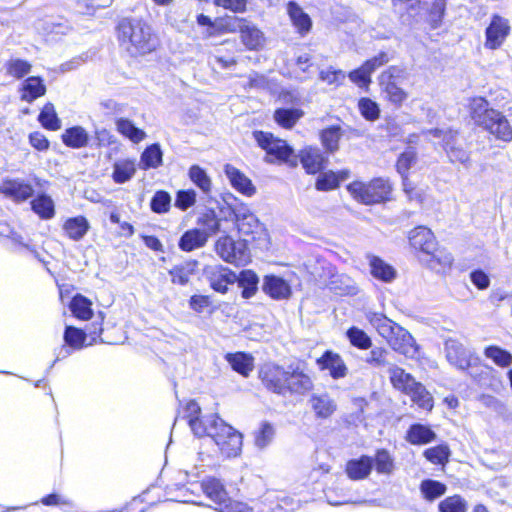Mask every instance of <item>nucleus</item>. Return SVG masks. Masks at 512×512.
<instances>
[{"label": "nucleus", "mask_w": 512, "mask_h": 512, "mask_svg": "<svg viewBox=\"0 0 512 512\" xmlns=\"http://www.w3.org/2000/svg\"><path fill=\"white\" fill-rule=\"evenodd\" d=\"M206 422L209 423V426L202 425L201 422L192 419V432L198 437L209 436L212 438L225 457L239 456L243 445L242 434L216 415H210Z\"/></svg>", "instance_id": "1"}, {"label": "nucleus", "mask_w": 512, "mask_h": 512, "mask_svg": "<svg viewBox=\"0 0 512 512\" xmlns=\"http://www.w3.org/2000/svg\"><path fill=\"white\" fill-rule=\"evenodd\" d=\"M408 239L411 247L419 251L420 262L429 269L441 272L452 265V255L438 247L435 236L429 228L418 226L412 229Z\"/></svg>", "instance_id": "2"}, {"label": "nucleus", "mask_w": 512, "mask_h": 512, "mask_svg": "<svg viewBox=\"0 0 512 512\" xmlns=\"http://www.w3.org/2000/svg\"><path fill=\"white\" fill-rule=\"evenodd\" d=\"M366 318L394 351L408 358H415L417 356L418 347L414 338L406 329L381 313L369 312Z\"/></svg>", "instance_id": "3"}, {"label": "nucleus", "mask_w": 512, "mask_h": 512, "mask_svg": "<svg viewBox=\"0 0 512 512\" xmlns=\"http://www.w3.org/2000/svg\"><path fill=\"white\" fill-rule=\"evenodd\" d=\"M119 40L131 56H143L155 51L158 38L151 27L140 20H123L119 26Z\"/></svg>", "instance_id": "4"}, {"label": "nucleus", "mask_w": 512, "mask_h": 512, "mask_svg": "<svg viewBox=\"0 0 512 512\" xmlns=\"http://www.w3.org/2000/svg\"><path fill=\"white\" fill-rule=\"evenodd\" d=\"M470 116L476 125L482 127L497 139L509 142L512 140V127L507 118L498 110L489 107L482 97L471 99Z\"/></svg>", "instance_id": "5"}, {"label": "nucleus", "mask_w": 512, "mask_h": 512, "mask_svg": "<svg viewBox=\"0 0 512 512\" xmlns=\"http://www.w3.org/2000/svg\"><path fill=\"white\" fill-rule=\"evenodd\" d=\"M347 190L358 202L372 205L389 200L392 186L387 179L375 178L368 183L354 181L347 186Z\"/></svg>", "instance_id": "6"}, {"label": "nucleus", "mask_w": 512, "mask_h": 512, "mask_svg": "<svg viewBox=\"0 0 512 512\" xmlns=\"http://www.w3.org/2000/svg\"><path fill=\"white\" fill-rule=\"evenodd\" d=\"M203 492L213 501L219 512H250L247 504L232 500L227 496L223 484L215 478H209L202 482Z\"/></svg>", "instance_id": "7"}, {"label": "nucleus", "mask_w": 512, "mask_h": 512, "mask_svg": "<svg viewBox=\"0 0 512 512\" xmlns=\"http://www.w3.org/2000/svg\"><path fill=\"white\" fill-rule=\"evenodd\" d=\"M253 137L257 144L266 151L268 162H293V150L286 141L275 138L269 132L255 131Z\"/></svg>", "instance_id": "8"}, {"label": "nucleus", "mask_w": 512, "mask_h": 512, "mask_svg": "<svg viewBox=\"0 0 512 512\" xmlns=\"http://www.w3.org/2000/svg\"><path fill=\"white\" fill-rule=\"evenodd\" d=\"M217 255L227 263L244 266L250 261V253L243 241H235L229 235L220 237L215 243Z\"/></svg>", "instance_id": "9"}, {"label": "nucleus", "mask_w": 512, "mask_h": 512, "mask_svg": "<svg viewBox=\"0 0 512 512\" xmlns=\"http://www.w3.org/2000/svg\"><path fill=\"white\" fill-rule=\"evenodd\" d=\"M226 30L231 33L238 31L242 44L249 50L260 49L265 43L263 32L244 18H229Z\"/></svg>", "instance_id": "10"}, {"label": "nucleus", "mask_w": 512, "mask_h": 512, "mask_svg": "<svg viewBox=\"0 0 512 512\" xmlns=\"http://www.w3.org/2000/svg\"><path fill=\"white\" fill-rule=\"evenodd\" d=\"M429 134H431L435 138H440L443 141V148L445 149L449 159L453 163H460L465 167H469L471 164L470 154L467 150H465L459 143L457 139V133L452 130H441L434 129L430 130Z\"/></svg>", "instance_id": "11"}, {"label": "nucleus", "mask_w": 512, "mask_h": 512, "mask_svg": "<svg viewBox=\"0 0 512 512\" xmlns=\"http://www.w3.org/2000/svg\"><path fill=\"white\" fill-rule=\"evenodd\" d=\"M399 74L400 70L392 66L379 76V85L385 99L397 107H401L408 98V93L396 81Z\"/></svg>", "instance_id": "12"}, {"label": "nucleus", "mask_w": 512, "mask_h": 512, "mask_svg": "<svg viewBox=\"0 0 512 512\" xmlns=\"http://www.w3.org/2000/svg\"><path fill=\"white\" fill-rule=\"evenodd\" d=\"M511 31L510 22L500 15H493L485 30L484 47L489 50L499 49Z\"/></svg>", "instance_id": "13"}, {"label": "nucleus", "mask_w": 512, "mask_h": 512, "mask_svg": "<svg viewBox=\"0 0 512 512\" xmlns=\"http://www.w3.org/2000/svg\"><path fill=\"white\" fill-rule=\"evenodd\" d=\"M203 274L209 281L211 288L221 294H225L229 285L237 281V275L220 264L205 266Z\"/></svg>", "instance_id": "14"}, {"label": "nucleus", "mask_w": 512, "mask_h": 512, "mask_svg": "<svg viewBox=\"0 0 512 512\" xmlns=\"http://www.w3.org/2000/svg\"><path fill=\"white\" fill-rule=\"evenodd\" d=\"M287 375L288 371L272 363L263 365L259 372V377L263 385L278 394L285 393Z\"/></svg>", "instance_id": "15"}, {"label": "nucleus", "mask_w": 512, "mask_h": 512, "mask_svg": "<svg viewBox=\"0 0 512 512\" xmlns=\"http://www.w3.org/2000/svg\"><path fill=\"white\" fill-rule=\"evenodd\" d=\"M0 193L15 202H24L32 197L34 189L23 179L5 178L0 182Z\"/></svg>", "instance_id": "16"}, {"label": "nucleus", "mask_w": 512, "mask_h": 512, "mask_svg": "<svg viewBox=\"0 0 512 512\" xmlns=\"http://www.w3.org/2000/svg\"><path fill=\"white\" fill-rule=\"evenodd\" d=\"M445 355L447 361L460 370H466L470 366L469 352L456 339H447L445 341Z\"/></svg>", "instance_id": "17"}, {"label": "nucleus", "mask_w": 512, "mask_h": 512, "mask_svg": "<svg viewBox=\"0 0 512 512\" xmlns=\"http://www.w3.org/2000/svg\"><path fill=\"white\" fill-rule=\"evenodd\" d=\"M230 216L241 234L250 235L260 228L257 217L247 207L241 206L231 210Z\"/></svg>", "instance_id": "18"}, {"label": "nucleus", "mask_w": 512, "mask_h": 512, "mask_svg": "<svg viewBox=\"0 0 512 512\" xmlns=\"http://www.w3.org/2000/svg\"><path fill=\"white\" fill-rule=\"evenodd\" d=\"M317 364L322 370H329L333 379L344 378L348 374V368L342 357L332 351H326L318 360Z\"/></svg>", "instance_id": "19"}, {"label": "nucleus", "mask_w": 512, "mask_h": 512, "mask_svg": "<svg viewBox=\"0 0 512 512\" xmlns=\"http://www.w3.org/2000/svg\"><path fill=\"white\" fill-rule=\"evenodd\" d=\"M224 172L232 187L238 192L246 196H252L255 193V187L253 186L251 180L239 169L232 166L231 164H226L224 167Z\"/></svg>", "instance_id": "20"}, {"label": "nucleus", "mask_w": 512, "mask_h": 512, "mask_svg": "<svg viewBox=\"0 0 512 512\" xmlns=\"http://www.w3.org/2000/svg\"><path fill=\"white\" fill-rule=\"evenodd\" d=\"M210 233L199 228L186 231L179 240V248L185 252H191L206 245Z\"/></svg>", "instance_id": "21"}, {"label": "nucleus", "mask_w": 512, "mask_h": 512, "mask_svg": "<svg viewBox=\"0 0 512 512\" xmlns=\"http://www.w3.org/2000/svg\"><path fill=\"white\" fill-rule=\"evenodd\" d=\"M287 13L299 34L305 35L311 30L312 20L310 16L297 3L289 2L287 4Z\"/></svg>", "instance_id": "22"}, {"label": "nucleus", "mask_w": 512, "mask_h": 512, "mask_svg": "<svg viewBox=\"0 0 512 512\" xmlns=\"http://www.w3.org/2000/svg\"><path fill=\"white\" fill-rule=\"evenodd\" d=\"M136 171L135 159H118L113 164L112 179L117 184H124L134 177Z\"/></svg>", "instance_id": "23"}, {"label": "nucleus", "mask_w": 512, "mask_h": 512, "mask_svg": "<svg viewBox=\"0 0 512 512\" xmlns=\"http://www.w3.org/2000/svg\"><path fill=\"white\" fill-rule=\"evenodd\" d=\"M373 459L368 456H361L358 459H352L346 464V473L352 480L365 479L371 473Z\"/></svg>", "instance_id": "24"}, {"label": "nucleus", "mask_w": 512, "mask_h": 512, "mask_svg": "<svg viewBox=\"0 0 512 512\" xmlns=\"http://www.w3.org/2000/svg\"><path fill=\"white\" fill-rule=\"evenodd\" d=\"M61 139L67 147L80 149L88 145L90 136L82 126H73L63 132Z\"/></svg>", "instance_id": "25"}, {"label": "nucleus", "mask_w": 512, "mask_h": 512, "mask_svg": "<svg viewBox=\"0 0 512 512\" xmlns=\"http://www.w3.org/2000/svg\"><path fill=\"white\" fill-rule=\"evenodd\" d=\"M263 290L274 299H286L291 294L290 285L284 279L274 275L265 277Z\"/></svg>", "instance_id": "26"}, {"label": "nucleus", "mask_w": 512, "mask_h": 512, "mask_svg": "<svg viewBox=\"0 0 512 512\" xmlns=\"http://www.w3.org/2000/svg\"><path fill=\"white\" fill-rule=\"evenodd\" d=\"M90 224L86 217L76 216L68 218L63 224V230L68 238L74 241L81 240L89 231Z\"/></svg>", "instance_id": "27"}, {"label": "nucleus", "mask_w": 512, "mask_h": 512, "mask_svg": "<svg viewBox=\"0 0 512 512\" xmlns=\"http://www.w3.org/2000/svg\"><path fill=\"white\" fill-rule=\"evenodd\" d=\"M46 93V86L43 79L37 76L28 77L23 81L21 86V99L28 103L33 102L37 98Z\"/></svg>", "instance_id": "28"}, {"label": "nucleus", "mask_w": 512, "mask_h": 512, "mask_svg": "<svg viewBox=\"0 0 512 512\" xmlns=\"http://www.w3.org/2000/svg\"><path fill=\"white\" fill-rule=\"evenodd\" d=\"M300 158L304 169L310 174L320 171L326 162L320 150L312 147L303 149Z\"/></svg>", "instance_id": "29"}, {"label": "nucleus", "mask_w": 512, "mask_h": 512, "mask_svg": "<svg viewBox=\"0 0 512 512\" xmlns=\"http://www.w3.org/2000/svg\"><path fill=\"white\" fill-rule=\"evenodd\" d=\"M368 261L370 273L374 278L383 282H391L395 279L396 270L384 260L377 256L370 255L368 256Z\"/></svg>", "instance_id": "30"}, {"label": "nucleus", "mask_w": 512, "mask_h": 512, "mask_svg": "<svg viewBox=\"0 0 512 512\" xmlns=\"http://www.w3.org/2000/svg\"><path fill=\"white\" fill-rule=\"evenodd\" d=\"M285 392L305 393L312 388V380L310 376L298 369L288 372L286 380Z\"/></svg>", "instance_id": "31"}, {"label": "nucleus", "mask_w": 512, "mask_h": 512, "mask_svg": "<svg viewBox=\"0 0 512 512\" xmlns=\"http://www.w3.org/2000/svg\"><path fill=\"white\" fill-rule=\"evenodd\" d=\"M115 125L118 133L134 144L140 143L147 136L144 130L136 127L134 123L127 118H118Z\"/></svg>", "instance_id": "32"}, {"label": "nucleus", "mask_w": 512, "mask_h": 512, "mask_svg": "<svg viewBox=\"0 0 512 512\" xmlns=\"http://www.w3.org/2000/svg\"><path fill=\"white\" fill-rule=\"evenodd\" d=\"M309 402L317 417L320 418H328L336 410V404L328 394L312 395Z\"/></svg>", "instance_id": "33"}, {"label": "nucleus", "mask_w": 512, "mask_h": 512, "mask_svg": "<svg viewBox=\"0 0 512 512\" xmlns=\"http://www.w3.org/2000/svg\"><path fill=\"white\" fill-rule=\"evenodd\" d=\"M304 112L298 108H279L274 112L275 122L285 129H291L303 117Z\"/></svg>", "instance_id": "34"}, {"label": "nucleus", "mask_w": 512, "mask_h": 512, "mask_svg": "<svg viewBox=\"0 0 512 512\" xmlns=\"http://www.w3.org/2000/svg\"><path fill=\"white\" fill-rule=\"evenodd\" d=\"M163 153L159 144L146 147L140 157V167L143 170L158 168L162 164Z\"/></svg>", "instance_id": "35"}, {"label": "nucleus", "mask_w": 512, "mask_h": 512, "mask_svg": "<svg viewBox=\"0 0 512 512\" xmlns=\"http://www.w3.org/2000/svg\"><path fill=\"white\" fill-rule=\"evenodd\" d=\"M419 489L423 498L432 502L446 493L447 486L437 480L425 479L420 483Z\"/></svg>", "instance_id": "36"}, {"label": "nucleus", "mask_w": 512, "mask_h": 512, "mask_svg": "<svg viewBox=\"0 0 512 512\" xmlns=\"http://www.w3.org/2000/svg\"><path fill=\"white\" fill-rule=\"evenodd\" d=\"M436 434L428 427L422 424H414L407 433V440L414 445H423L431 442Z\"/></svg>", "instance_id": "37"}, {"label": "nucleus", "mask_w": 512, "mask_h": 512, "mask_svg": "<svg viewBox=\"0 0 512 512\" xmlns=\"http://www.w3.org/2000/svg\"><path fill=\"white\" fill-rule=\"evenodd\" d=\"M226 359L233 370L244 376H248V374L253 370V358L246 353L237 352L234 354H227Z\"/></svg>", "instance_id": "38"}, {"label": "nucleus", "mask_w": 512, "mask_h": 512, "mask_svg": "<svg viewBox=\"0 0 512 512\" xmlns=\"http://www.w3.org/2000/svg\"><path fill=\"white\" fill-rule=\"evenodd\" d=\"M92 303L86 297L78 294L70 302L72 314L80 320H89L93 316Z\"/></svg>", "instance_id": "39"}, {"label": "nucleus", "mask_w": 512, "mask_h": 512, "mask_svg": "<svg viewBox=\"0 0 512 512\" xmlns=\"http://www.w3.org/2000/svg\"><path fill=\"white\" fill-rule=\"evenodd\" d=\"M32 210L42 219H51L55 215L54 202L51 197L41 194L31 202Z\"/></svg>", "instance_id": "40"}, {"label": "nucleus", "mask_w": 512, "mask_h": 512, "mask_svg": "<svg viewBox=\"0 0 512 512\" xmlns=\"http://www.w3.org/2000/svg\"><path fill=\"white\" fill-rule=\"evenodd\" d=\"M390 379L393 386L404 393L410 391L417 383L415 379L400 367L390 369Z\"/></svg>", "instance_id": "41"}, {"label": "nucleus", "mask_w": 512, "mask_h": 512, "mask_svg": "<svg viewBox=\"0 0 512 512\" xmlns=\"http://www.w3.org/2000/svg\"><path fill=\"white\" fill-rule=\"evenodd\" d=\"M406 394L410 396L411 400L420 408L425 410H431L433 408V398L421 383L417 382Z\"/></svg>", "instance_id": "42"}, {"label": "nucleus", "mask_w": 512, "mask_h": 512, "mask_svg": "<svg viewBox=\"0 0 512 512\" xmlns=\"http://www.w3.org/2000/svg\"><path fill=\"white\" fill-rule=\"evenodd\" d=\"M274 436V426L268 422H262L254 431V444L258 449H265L272 443Z\"/></svg>", "instance_id": "43"}, {"label": "nucleus", "mask_w": 512, "mask_h": 512, "mask_svg": "<svg viewBox=\"0 0 512 512\" xmlns=\"http://www.w3.org/2000/svg\"><path fill=\"white\" fill-rule=\"evenodd\" d=\"M38 121L48 130L56 131L61 128V121L52 103H46L44 105L38 116Z\"/></svg>", "instance_id": "44"}, {"label": "nucleus", "mask_w": 512, "mask_h": 512, "mask_svg": "<svg viewBox=\"0 0 512 512\" xmlns=\"http://www.w3.org/2000/svg\"><path fill=\"white\" fill-rule=\"evenodd\" d=\"M236 282H238L239 286L243 289L242 296L244 298H250L257 290L258 276L251 270H244L237 276Z\"/></svg>", "instance_id": "45"}, {"label": "nucleus", "mask_w": 512, "mask_h": 512, "mask_svg": "<svg viewBox=\"0 0 512 512\" xmlns=\"http://www.w3.org/2000/svg\"><path fill=\"white\" fill-rule=\"evenodd\" d=\"M484 355L501 368L509 367L512 364V354L498 346L492 345L485 348Z\"/></svg>", "instance_id": "46"}, {"label": "nucleus", "mask_w": 512, "mask_h": 512, "mask_svg": "<svg viewBox=\"0 0 512 512\" xmlns=\"http://www.w3.org/2000/svg\"><path fill=\"white\" fill-rule=\"evenodd\" d=\"M190 180L204 193H209L212 188V181L206 171L198 165H192L189 169Z\"/></svg>", "instance_id": "47"}, {"label": "nucleus", "mask_w": 512, "mask_h": 512, "mask_svg": "<svg viewBox=\"0 0 512 512\" xmlns=\"http://www.w3.org/2000/svg\"><path fill=\"white\" fill-rule=\"evenodd\" d=\"M375 469L379 474L390 475L395 469L394 459L390 453L384 449L378 450L373 459Z\"/></svg>", "instance_id": "48"}, {"label": "nucleus", "mask_w": 512, "mask_h": 512, "mask_svg": "<svg viewBox=\"0 0 512 512\" xmlns=\"http://www.w3.org/2000/svg\"><path fill=\"white\" fill-rule=\"evenodd\" d=\"M424 457L432 464L444 466L450 457V449L446 444L431 447L424 451Z\"/></svg>", "instance_id": "49"}, {"label": "nucleus", "mask_w": 512, "mask_h": 512, "mask_svg": "<svg viewBox=\"0 0 512 512\" xmlns=\"http://www.w3.org/2000/svg\"><path fill=\"white\" fill-rule=\"evenodd\" d=\"M468 504L460 495L446 497L438 504L439 512H467Z\"/></svg>", "instance_id": "50"}, {"label": "nucleus", "mask_w": 512, "mask_h": 512, "mask_svg": "<svg viewBox=\"0 0 512 512\" xmlns=\"http://www.w3.org/2000/svg\"><path fill=\"white\" fill-rule=\"evenodd\" d=\"M87 339L85 330L73 326H66L64 332L65 343L73 349H81Z\"/></svg>", "instance_id": "51"}, {"label": "nucleus", "mask_w": 512, "mask_h": 512, "mask_svg": "<svg viewBox=\"0 0 512 512\" xmlns=\"http://www.w3.org/2000/svg\"><path fill=\"white\" fill-rule=\"evenodd\" d=\"M5 67L7 74L15 78H22L28 75L31 72L32 68L31 64L28 61L19 58L10 59L6 63Z\"/></svg>", "instance_id": "52"}, {"label": "nucleus", "mask_w": 512, "mask_h": 512, "mask_svg": "<svg viewBox=\"0 0 512 512\" xmlns=\"http://www.w3.org/2000/svg\"><path fill=\"white\" fill-rule=\"evenodd\" d=\"M346 335L350 343L359 349L366 350L372 346L371 338L357 327L348 329Z\"/></svg>", "instance_id": "53"}, {"label": "nucleus", "mask_w": 512, "mask_h": 512, "mask_svg": "<svg viewBox=\"0 0 512 512\" xmlns=\"http://www.w3.org/2000/svg\"><path fill=\"white\" fill-rule=\"evenodd\" d=\"M416 161H417L416 151L411 147L407 148L398 157V160L396 163L397 171L402 175V177L407 176L409 170L416 163Z\"/></svg>", "instance_id": "54"}, {"label": "nucleus", "mask_w": 512, "mask_h": 512, "mask_svg": "<svg viewBox=\"0 0 512 512\" xmlns=\"http://www.w3.org/2000/svg\"><path fill=\"white\" fill-rule=\"evenodd\" d=\"M340 137L341 132L339 127H330L323 130L321 133L322 144L330 152H334L338 149Z\"/></svg>", "instance_id": "55"}, {"label": "nucleus", "mask_w": 512, "mask_h": 512, "mask_svg": "<svg viewBox=\"0 0 512 512\" xmlns=\"http://www.w3.org/2000/svg\"><path fill=\"white\" fill-rule=\"evenodd\" d=\"M339 183V175L333 171H328L319 174L316 181V188L320 191H329L337 188Z\"/></svg>", "instance_id": "56"}, {"label": "nucleus", "mask_w": 512, "mask_h": 512, "mask_svg": "<svg viewBox=\"0 0 512 512\" xmlns=\"http://www.w3.org/2000/svg\"><path fill=\"white\" fill-rule=\"evenodd\" d=\"M319 78L328 85H334L335 87H338L343 84L346 78V74L340 69L328 67L327 69L320 71Z\"/></svg>", "instance_id": "57"}, {"label": "nucleus", "mask_w": 512, "mask_h": 512, "mask_svg": "<svg viewBox=\"0 0 512 512\" xmlns=\"http://www.w3.org/2000/svg\"><path fill=\"white\" fill-rule=\"evenodd\" d=\"M358 107L365 119L374 121L379 118L380 109L375 101L369 98H361L358 102Z\"/></svg>", "instance_id": "58"}, {"label": "nucleus", "mask_w": 512, "mask_h": 512, "mask_svg": "<svg viewBox=\"0 0 512 512\" xmlns=\"http://www.w3.org/2000/svg\"><path fill=\"white\" fill-rule=\"evenodd\" d=\"M198 224L204 226L203 230L208 231L210 236L221 232V223L214 211H208L199 217Z\"/></svg>", "instance_id": "59"}, {"label": "nucleus", "mask_w": 512, "mask_h": 512, "mask_svg": "<svg viewBox=\"0 0 512 512\" xmlns=\"http://www.w3.org/2000/svg\"><path fill=\"white\" fill-rule=\"evenodd\" d=\"M171 197L166 191H157L151 200V209L155 213H166L170 208Z\"/></svg>", "instance_id": "60"}, {"label": "nucleus", "mask_w": 512, "mask_h": 512, "mask_svg": "<svg viewBox=\"0 0 512 512\" xmlns=\"http://www.w3.org/2000/svg\"><path fill=\"white\" fill-rule=\"evenodd\" d=\"M348 78L357 87L365 90L369 88V85L372 82L371 76L366 71H364L361 66L349 72Z\"/></svg>", "instance_id": "61"}, {"label": "nucleus", "mask_w": 512, "mask_h": 512, "mask_svg": "<svg viewBox=\"0 0 512 512\" xmlns=\"http://www.w3.org/2000/svg\"><path fill=\"white\" fill-rule=\"evenodd\" d=\"M446 8V0H435L429 11V22L433 28H437L444 15Z\"/></svg>", "instance_id": "62"}, {"label": "nucleus", "mask_w": 512, "mask_h": 512, "mask_svg": "<svg viewBox=\"0 0 512 512\" xmlns=\"http://www.w3.org/2000/svg\"><path fill=\"white\" fill-rule=\"evenodd\" d=\"M196 202V193L194 190H181L177 193L175 206L181 210H186Z\"/></svg>", "instance_id": "63"}, {"label": "nucleus", "mask_w": 512, "mask_h": 512, "mask_svg": "<svg viewBox=\"0 0 512 512\" xmlns=\"http://www.w3.org/2000/svg\"><path fill=\"white\" fill-rule=\"evenodd\" d=\"M389 61L388 55L385 52H381L375 57L367 60L363 63L361 66L364 71H366L370 76L372 73L379 68L380 66L384 65Z\"/></svg>", "instance_id": "64"}]
</instances>
